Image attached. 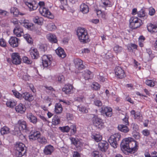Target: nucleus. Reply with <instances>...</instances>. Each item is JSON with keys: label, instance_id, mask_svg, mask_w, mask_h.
Returning <instances> with one entry per match:
<instances>
[{"label": "nucleus", "instance_id": "16", "mask_svg": "<svg viewBox=\"0 0 157 157\" xmlns=\"http://www.w3.org/2000/svg\"><path fill=\"white\" fill-rule=\"evenodd\" d=\"M74 62L75 67L78 69L81 70L85 68V66L83 64V61L81 59L78 58L75 59Z\"/></svg>", "mask_w": 157, "mask_h": 157}, {"label": "nucleus", "instance_id": "7", "mask_svg": "<svg viewBox=\"0 0 157 157\" xmlns=\"http://www.w3.org/2000/svg\"><path fill=\"white\" fill-rule=\"evenodd\" d=\"M40 13L43 16L51 19H53L54 16L47 8L44 7H40L39 9Z\"/></svg>", "mask_w": 157, "mask_h": 157}, {"label": "nucleus", "instance_id": "12", "mask_svg": "<svg viewBox=\"0 0 157 157\" xmlns=\"http://www.w3.org/2000/svg\"><path fill=\"white\" fill-rule=\"evenodd\" d=\"M101 113L103 116L111 117L112 115V109L110 107L104 106L101 107Z\"/></svg>", "mask_w": 157, "mask_h": 157}, {"label": "nucleus", "instance_id": "23", "mask_svg": "<svg viewBox=\"0 0 157 157\" xmlns=\"http://www.w3.org/2000/svg\"><path fill=\"white\" fill-rule=\"evenodd\" d=\"M54 147L51 145L46 146L44 150V152L46 155H50L54 150Z\"/></svg>", "mask_w": 157, "mask_h": 157}, {"label": "nucleus", "instance_id": "37", "mask_svg": "<svg viewBox=\"0 0 157 157\" xmlns=\"http://www.w3.org/2000/svg\"><path fill=\"white\" fill-rule=\"evenodd\" d=\"M84 78L86 80H89L93 77V74L92 72L88 70L85 71Z\"/></svg>", "mask_w": 157, "mask_h": 157}, {"label": "nucleus", "instance_id": "31", "mask_svg": "<svg viewBox=\"0 0 157 157\" xmlns=\"http://www.w3.org/2000/svg\"><path fill=\"white\" fill-rule=\"evenodd\" d=\"M55 112L57 114H60L62 112L63 108L60 103H56L55 106Z\"/></svg>", "mask_w": 157, "mask_h": 157}, {"label": "nucleus", "instance_id": "42", "mask_svg": "<svg viewBox=\"0 0 157 157\" xmlns=\"http://www.w3.org/2000/svg\"><path fill=\"white\" fill-rule=\"evenodd\" d=\"M71 143L76 146H80V142L77 138L73 137L70 138Z\"/></svg>", "mask_w": 157, "mask_h": 157}, {"label": "nucleus", "instance_id": "48", "mask_svg": "<svg viewBox=\"0 0 157 157\" xmlns=\"http://www.w3.org/2000/svg\"><path fill=\"white\" fill-rule=\"evenodd\" d=\"M59 129L63 132H68L69 131L70 128L68 126H66L63 127H59Z\"/></svg>", "mask_w": 157, "mask_h": 157}, {"label": "nucleus", "instance_id": "40", "mask_svg": "<svg viewBox=\"0 0 157 157\" xmlns=\"http://www.w3.org/2000/svg\"><path fill=\"white\" fill-rule=\"evenodd\" d=\"M38 142L41 144H45L47 143V140L44 137L39 136L37 138Z\"/></svg>", "mask_w": 157, "mask_h": 157}, {"label": "nucleus", "instance_id": "1", "mask_svg": "<svg viewBox=\"0 0 157 157\" xmlns=\"http://www.w3.org/2000/svg\"><path fill=\"white\" fill-rule=\"evenodd\" d=\"M138 144L131 137L124 139L121 144V148L123 151H127L131 153H134L138 149Z\"/></svg>", "mask_w": 157, "mask_h": 157}, {"label": "nucleus", "instance_id": "39", "mask_svg": "<svg viewBox=\"0 0 157 157\" xmlns=\"http://www.w3.org/2000/svg\"><path fill=\"white\" fill-rule=\"evenodd\" d=\"M10 132V128L6 126H4L0 130V132L2 135L7 134Z\"/></svg>", "mask_w": 157, "mask_h": 157}, {"label": "nucleus", "instance_id": "13", "mask_svg": "<svg viewBox=\"0 0 157 157\" xmlns=\"http://www.w3.org/2000/svg\"><path fill=\"white\" fill-rule=\"evenodd\" d=\"M42 65L44 67H47L51 63L50 57L47 55H44L41 57Z\"/></svg>", "mask_w": 157, "mask_h": 157}, {"label": "nucleus", "instance_id": "6", "mask_svg": "<svg viewBox=\"0 0 157 157\" xmlns=\"http://www.w3.org/2000/svg\"><path fill=\"white\" fill-rule=\"evenodd\" d=\"M141 20L136 17H133L131 18L129 20V27L132 29H136L141 25Z\"/></svg>", "mask_w": 157, "mask_h": 157}, {"label": "nucleus", "instance_id": "53", "mask_svg": "<svg viewBox=\"0 0 157 157\" xmlns=\"http://www.w3.org/2000/svg\"><path fill=\"white\" fill-rule=\"evenodd\" d=\"M23 61L24 63L28 64H30L32 63V61L26 56H24L23 57Z\"/></svg>", "mask_w": 157, "mask_h": 157}, {"label": "nucleus", "instance_id": "51", "mask_svg": "<svg viewBox=\"0 0 157 157\" xmlns=\"http://www.w3.org/2000/svg\"><path fill=\"white\" fill-rule=\"evenodd\" d=\"M114 51L116 53H118L121 52L123 50V48L118 45L115 46L113 48Z\"/></svg>", "mask_w": 157, "mask_h": 157}, {"label": "nucleus", "instance_id": "32", "mask_svg": "<svg viewBox=\"0 0 157 157\" xmlns=\"http://www.w3.org/2000/svg\"><path fill=\"white\" fill-rule=\"evenodd\" d=\"M48 40L52 43H56L57 41L56 36L52 34H49L47 36Z\"/></svg>", "mask_w": 157, "mask_h": 157}, {"label": "nucleus", "instance_id": "45", "mask_svg": "<svg viewBox=\"0 0 157 157\" xmlns=\"http://www.w3.org/2000/svg\"><path fill=\"white\" fill-rule=\"evenodd\" d=\"M47 29L49 31H52L56 29V27L54 24L53 23H50L48 24L47 27Z\"/></svg>", "mask_w": 157, "mask_h": 157}, {"label": "nucleus", "instance_id": "29", "mask_svg": "<svg viewBox=\"0 0 157 157\" xmlns=\"http://www.w3.org/2000/svg\"><path fill=\"white\" fill-rule=\"evenodd\" d=\"M80 10L83 13H86L89 11L88 6L84 3L82 4L80 7Z\"/></svg>", "mask_w": 157, "mask_h": 157}, {"label": "nucleus", "instance_id": "15", "mask_svg": "<svg viewBox=\"0 0 157 157\" xmlns=\"http://www.w3.org/2000/svg\"><path fill=\"white\" fill-rule=\"evenodd\" d=\"M19 39L15 37L12 36L9 40V43L10 46L13 47H16L18 46L19 43Z\"/></svg>", "mask_w": 157, "mask_h": 157}, {"label": "nucleus", "instance_id": "19", "mask_svg": "<svg viewBox=\"0 0 157 157\" xmlns=\"http://www.w3.org/2000/svg\"><path fill=\"white\" fill-rule=\"evenodd\" d=\"M112 6V2L109 0H101L100 6L104 10H106L107 7H111Z\"/></svg>", "mask_w": 157, "mask_h": 157}, {"label": "nucleus", "instance_id": "52", "mask_svg": "<svg viewBox=\"0 0 157 157\" xmlns=\"http://www.w3.org/2000/svg\"><path fill=\"white\" fill-rule=\"evenodd\" d=\"M145 83L147 85L151 87H153L155 86L154 82L151 80H146Z\"/></svg>", "mask_w": 157, "mask_h": 157}, {"label": "nucleus", "instance_id": "64", "mask_svg": "<svg viewBox=\"0 0 157 157\" xmlns=\"http://www.w3.org/2000/svg\"><path fill=\"white\" fill-rule=\"evenodd\" d=\"M8 13L7 11L0 9V15H1L5 17L7 15Z\"/></svg>", "mask_w": 157, "mask_h": 157}, {"label": "nucleus", "instance_id": "2", "mask_svg": "<svg viewBox=\"0 0 157 157\" xmlns=\"http://www.w3.org/2000/svg\"><path fill=\"white\" fill-rule=\"evenodd\" d=\"M77 35L81 42L86 43L90 41L87 30L83 28L79 27L76 31Z\"/></svg>", "mask_w": 157, "mask_h": 157}, {"label": "nucleus", "instance_id": "60", "mask_svg": "<svg viewBox=\"0 0 157 157\" xmlns=\"http://www.w3.org/2000/svg\"><path fill=\"white\" fill-rule=\"evenodd\" d=\"M11 22L14 24L15 27L17 26V25H19V24H21V22H19L15 18L12 19Z\"/></svg>", "mask_w": 157, "mask_h": 157}, {"label": "nucleus", "instance_id": "27", "mask_svg": "<svg viewBox=\"0 0 157 157\" xmlns=\"http://www.w3.org/2000/svg\"><path fill=\"white\" fill-rule=\"evenodd\" d=\"M91 137L97 142L101 140L102 139L101 136L98 132H92Z\"/></svg>", "mask_w": 157, "mask_h": 157}, {"label": "nucleus", "instance_id": "35", "mask_svg": "<svg viewBox=\"0 0 157 157\" xmlns=\"http://www.w3.org/2000/svg\"><path fill=\"white\" fill-rule=\"evenodd\" d=\"M33 21L35 23L39 25H42L43 23V19L42 17L36 16L34 17Z\"/></svg>", "mask_w": 157, "mask_h": 157}, {"label": "nucleus", "instance_id": "56", "mask_svg": "<svg viewBox=\"0 0 157 157\" xmlns=\"http://www.w3.org/2000/svg\"><path fill=\"white\" fill-rule=\"evenodd\" d=\"M0 46L3 48L6 46V42L3 38L0 39Z\"/></svg>", "mask_w": 157, "mask_h": 157}, {"label": "nucleus", "instance_id": "54", "mask_svg": "<svg viewBox=\"0 0 157 157\" xmlns=\"http://www.w3.org/2000/svg\"><path fill=\"white\" fill-rule=\"evenodd\" d=\"M92 87L95 90H98L100 88V86L97 82H94L92 84Z\"/></svg>", "mask_w": 157, "mask_h": 157}, {"label": "nucleus", "instance_id": "49", "mask_svg": "<svg viewBox=\"0 0 157 157\" xmlns=\"http://www.w3.org/2000/svg\"><path fill=\"white\" fill-rule=\"evenodd\" d=\"M12 92L15 97L19 99H21L22 98V94H20L17 91L15 90H12Z\"/></svg>", "mask_w": 157, "mask_h": 157}, {"label": "nucleus", "instance_id": "25", "mask_svg": "<svg viewBox=\"0 0 157 157\" xmlns=\"http://www.w3.org/2000/svg\"><path fill=\"white\" fill-rule=\"evenodd\" d=\"M27 117L31 122L34 124H36L37 122V118L32 113H28L27 114Z\"/></svg>", "mask_w": 157, "mask_h": 157}, {"label": "nucleus", "instance_id": "10", "mask_svg": "<svg viewBox=\"0 0 157 157\" xmlns=\"http://www.w3.org/2000/svg\"><path fill=\"white\" fill-rule=\"evenodd\" d=\"M94 125L97 128L101 129L104 128L105 125L102 120L101 119L96 118L93 120Z\"/></svg>", "mask_w": 157, "mask_h": 157}, {"label": "nucleus", "instance_id": "47", "mask_svg": "<svg viewBox=\"0 0 157 157\" xmlns=\"http://www.w3.org/2000/svg\"><path fill=\"white\" fill-rule=\"evenodd\" d=\"M91 154L93 157H102L103 156L102 154L97 151H93Z\"/></svg>", "mask_w": 157, "mask_h": 157}, {"label": "nucleus", "instance_id": "43", "mask_svg": "<svg viewBox=\"0 0 157 157\" xmlns=\"http://www.w3.org/2000/svg\"><path fill=\"white\" fill-rule=\"evenodd\" d=\"M138 16L140 18H143V19H145L147 17V15L146 14L144 11L141 10L138 13Z\"/></svg>", "mask_w": 157, "mask_h": 157}, {"label": "nucleus", "instance_id": "30", "mask_svg": "<svg viewBox=\"0 0 157 157\" xmlns=\"http://www.w3.org/2000/svg\"><path fill=\"white\" fill-rule=\"evenodd\" d=\"M10 12L13 13V15L16 16L19 15L22 16L25 14L21 12H19L18 10L15 7H13L11 8Z\"/></svg>", "mask_w": 157, "mask_h": 157}, {"label": "nucleus", "instance_id": "44", "mask_svg": "<svg viewBox=\"0 0 157 157\" xmlns=\"http://www.w3.org/2000/svg\"><path fill=\"white\" fill-rule=\"evenodd\" d=\"M11 133L13 135L17 136H20L21 134L20 129L17 127L15 128L14 130L11 131Z\"/></svg>", "mask_w": 157, "mask_h": 157}, {"label": "nucleus", "instance_id": "61", "mask_svg": "<svg viewBox=\"0 0 157 157\" xmlns=\"http://www.w3.org/2000/svg\"><path fill=\"white\" fill-rule=\"evenodd\" d=\"M39 48L41 51L44 52L47 49V46L45 44H41L40 45Z\"/></svg>", "mask_w": 157, "mask_h": 157}, {"label": "nucleus", "instance_id": "28", "mask_svg": "<svg viewBox=\"0 0 157 157\" xmlns=\"http://www.w3.org/2000/svg\"><path fill=\"white\" fill-rule=\"evenodd\" d=\"M30 54L33 59H37L39 57V52L36 48L31 49L30 50Z\"/></svg>", "mask_w": 157, "mask_h": 157}, {"label": "nucleus", "instance_id": "9", "mask_svg": "<svg viewBox=\"0 0 157 157\" xmlns=\"http://www.w3.org/2000/svg\"><path fill=\"white\" fill-rule=\"evenodd\" d=\"M24 1L30 10H35L37 9V5L35 0H24Z\"/></svg>", "mask_w": 157, "mask_h": 157}, {"label": "nucleus", "instance_id": "50", "mask_svg": "<svg viewBox=\"0 0 157 157\" xmlns=\"http://www.w3.org/2000/svg\"><path fill=\"white\" fill-rule=\"evenodd\" d=\"M77 108L80 111L83 113H87L88 112L87 109L84 106H78Z\"/></svg>", "mask_w": 157, "mask_h": 157}, {"label": "nucleus", "instance_id": "3", "mask_svg": "<svg viewBox=\"0 0 157 157\" xmlns=\"http://www.w3.org/2000/svg\"><path fill=\"white\" fill-rule=\"evenodd\" d=\"M13 32L17 37H20L22 36H24V38L26 40L27 42L29 44H32L33 42V40L30 37V35L28 34H24L23 30L19 25H17L14 28Z\"/></svg>", "mask_w": 157, "mask_h": 157}, {"label": "nucleus", "instance_id": "59", "mask_svg": "<svg viewBox=\"0 0 157 157\" xmlns=\"http://www.w3.org/2000/svg\"><path fill=\"white\" fill-rule=\"evenodd\" d=\"M71 129V132L72 134H74L76 131V126L74 125H72L70 128Z\"/></svg>", "mask_w": 157, "mask_h": 157}, {"label": "nucleus", "instance_id": "26", "mask_svg": "<svg viewBox=\"0 0 157 157\" xmlns=\"http://www.w3.org/2000/svg\"><path fill=\"white\" fill-rule=\"evenodd\" d=\"M22 98H24L25 100L29 101H33L34 99L32 95L28 92H25L22 94Z\"/></svg>", "mask_w": 157, "mask_h": 157}, {"label": "nucleus", "instance_id": "24", "mask_svg": "<svg viewBox=\"0 0 157 157\" xmlns=\"http://www.w3.org/2000/svg\"><path fill=\"white\" fill-rule=\"evenodd\" d=\"M15 109L17 112L21 114L24 113L26 110L25 105L22 103H20L18 105L16 106Z\"/></svg>", "mask_w": 157, "mask_h": 157}, {"label": "nucleus", "instance_id": "11", "mask_svg": "<svg viewBox=\"0 0 157 157\" xmlns=\"http://www.w3.org/2000/svg\"><path fill=\"white\" fill-rule=\"evenodd\" d=\"M116 76L117 78L122 79L125 76V72L124 70L121 67H116L115 69Z\"/></svg>", "mask_w": 157, "mask_h": 157}, {"label": "nucleus", "instance_id": "58", "mask_svg": "<svg viewBox=\"0 0 157 157\" xmlns=\"http://www.w3.org/2000/svg\"><path fill=\"white\" fill-rule=\"evenodd\" d=\"M128 118V116L126 115L124 118L122 119L123 123L126 125H128L129 124Z\"/></svg>", "mask_w": 157, "mask_h": 157}, {"label": "nucleus", "instance_id": "34", "mask_svg": "<svg viewBox=\"0 0 157 157\" xmlns=\"http://www.w3.org/2000/svg\"><path fill=\"white\" fill-rule=\"evenodd\" d=\"M130 113L135 119H140L142 117V115L140 112H136L134 110H132L130 112Z\"/></svg>", "mask_w": 157, "mask_h": 157}, {"label": "nucleus", "instance_id": "8", "mask_svg": "<svg viewBox=\"0 0 157 157\" xmlns=\"http://www.w3.org/2000/svg\"><path fill=\"white\" fill-rule=\"evenodd\" d=\"M11 61L14 64H20L21 62V59L19 53L16 52L12 53L11 55Z\"/></svg>", "mask_w": 157, "mask_h": 157}, {"label": "nucleus", "instance_id": "36", "mask_svg": "<svg viewBox=\"0 0 157 157\" xmlns=\"http://www.w3.org/2000/svg\"><path fill=\"white\" fill-rule=\"evenodd\" d=\"M18 124L19 126V129L21 128L22 129H26L27 126L26 122L21 120H19L18 122Z\"/></svg>", "mask_w": 157, "mask_h": 157}, {"label": "nucleus", "instance_id": "57", "mask_svg": "<svg viewBox=\"0 0 157 157\" xmlns=\"http://www.w3.org/2000/svg\"><path fill=\"white\" fill-rule=\"evenodd\" d=\"M94 104L96 106L99 107L102 105V103L101 101L98 99L95 100L94 101Z\"/></svg>", "mask_w": 157, "mask_h": 157}, {"label": "nucleus", "instance_id": "18", "mask_svg": "<svg viewBox=\"0 0 157 157\" xmlns=\"http://www.w3.org/2000/svg\"><path fill=\"white\" fill-rule=\"evenodd\" d=\"M73 86L68 84L65 85L62 89V90L66 94H70L73 93Z\"/></svg>", "mask_w": 157, "mask_h": 157}, {"label": "nucleus", "instance_id": "62", "mask_svg": "<svg viewBox=\"0 0 157 157\" xmlns=\"http://www.w3.org/2000/svg\"><path fill=\"white\" fill-rule=\"evenodd\" d=\"M133 136L137 140L139 139L140 137V134L137 132L133 133Z\"/></svg>", "mask_w": 157, "mask_h": 157}, {"label": "nucleus", "instance_id": "20", "mask_svg": "<svg viewBox=\"0 0 157 157\" xmlns=\"http://www.w3.org/2000/svg\"><path fill=\"white\" fill-rule=\"evenodd\" d=\"M98 146L102 151L105 152L108 148L109 144L106 141L102 140L99 143Z\"/></svg>", "mask_w": 157, "mask_h": 157}, {"label": "nucleus", "instance_id": "33", "mask_svg": "<svg viewBox=\"0 0 157 157\" xmlns=\"http://www.w3.org/2000/svg\"><path fill=\"white\" fill-rule=\"evenodd\" d=\"M118 128L119 130L125 133L128 132L129 129L126 125L120 124L118 125Z\"/></svg>", "mask_w": 157, "mask_h": 157}, {"label": "nucleus", "instance_id": "4", "mask_svg": "<svg viewBox=\"0 0 157 157\" xmlns=\"http://www.w3.org/2000/svg\"><path fill=\"white\" fill-rule=\"evenodd\" d=\"M121 138V136L119 133H115L111 135L108 139V142L110 145L114 148H116L117 147V142Z\"/></svg>", "mask_w": 157, "mask_h": 157}, {"label": "nucleus", "instance_id": "55", "mask_svg": "<svg viewBox=\"0 0 157 157\" xmlns=\"http://www.w3.org/2000/svg\"><path fill=\"white\" fill-rule=\"evenodd\" d=\"M143 135L147 137L150 134V131L147 129H145L142 131Z\"/></svg>", "mask_w": 157, "mask_h": 157}, {"label": "nucleus", "instance_id": "41", "mask_svg": "<svg viewBox=\"0 0 157 157\" xmlns=\"http://www.w3.org/2000/svg\"><path fill=\"white\" fill-rule=\"evenodd\" d=\"M16 104L17 101L13 100H9L6 103L7 106L10 107H13L16 105Z\"/></svg>", "mask_w": 157, "mask_h": 157}, {"label": "nucleus", "instance_id": "38", "mask_svg": "<svg viewBox=\"0 0 157 157\" xmlns=\"http://www.w3.org/2000/svg\"><path fill=\"white\" fill-rule=\"evenodd\" d=\"M60 121V118L59 117L55 116L52 119V123L54 125H56L59 124Z\"/></svg>", "mask_w": 157, "mask_h": 157}, {"label": "nucleus", "instance_id": "21", "mask_svg": "<svg viewBox=\"0 0 157 157\" xmlns=\"http://www.w3.org/2000/svg\"><path fill=\"white\" fill-rule=\"evenodd\" d=\"M20 24L28 29L32 30L33 29V24L30 22L28 20H25L23 21H21Z\"/></svg>", "mask_w": 157, "mask_h": 157}, {"label": "nucleus", "instance_id": "46", "mask_svg": "<svg viewBox=\"0 0 157 157\" xmlns=\"http://www.w3.org/2000/svg\"><path fill=\"white\" fill-rule=\"evenodd\" d=\"M146 51L147 53L148 54L149 56V58L148 59L147 61H149L152 60L153 58L154 57V54L152 53V51L151 49L148 48L146 49Z\"/></svg>", "mask_w": 157, "mask_h": 157}, {"label": "nucleus", "instance_id": "14", "mask_svg": "<svg viewBox=\"0 0 157 157\" xmlns=\"http://www.w3.org/2000/svg\"><path fill=\"white\" fill-rule=\"evenodd\" d=\"M40 132L37 131L36 130L34 129L32 130L30 132L29 136V138L31 141H33L37 139L39 136H40Z\"/></svg>", "mask_w": 157, "mask_h": 157}, {"label": "nucleus", "instance_id": "5", "mask_svg": "<svg viewBox=\"0 0 157 157\" xmlns=\"http://www.w3.org/2000/svg\"><path fill=\"white\" fill-rule=\"evenodd\" d=\"M25 144L22 143H19L16 145V155L17 156L21 157L25 155L26 151L25 149Z\"/></svg>", "mask_w": 157, "mask_h": 157}, {"label": "nucleus", "instance_id": "17", "mask_svg": "<svg viewBox=\"0 0 157 157\" xmlns=\"http://www.w3.org/2000/svg\"><path fill=\"white\" fill-rule=\"evenodd\" d=\"M147 27L148 31L151 33L157 32V24H153L149 23L147 24Z\"/></svg>", "mask_w": 157, "mask_h": 157}, {"label": "nucleus", "instance_id": "22", "mask_svg": "<svg viewBox=\"0 0 157 157\" xmlns=\"http://www.w3.org/2000/svg\"><path fill=\"white\" fill-rule=\"evenodd\" d=\"M56 54L60 57L63 58L66 56L64 50L61 47H59L56 50Z\"/></svg>", "mask_w": 157, "mask_h": 157}, {"label": "nucleus", "instance_id": "63", "mask_svg": "<svg viewBox=\"0 0 157 157\" xmlns=\"http://www.w3.org/2000/svg\"><path fill=\"white\" fill-rule=\"evenodd\" d=\"M44 87L46 88V91H50L52 92H53V91H55L54 89L51 86H44Z\"/></svg>", "mask_w": 157, "mask_h": 157}]
</instances>
